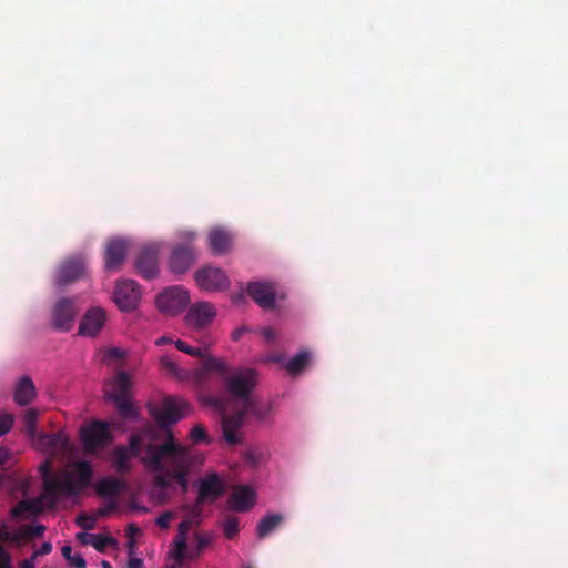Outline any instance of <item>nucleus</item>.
Wrapping results in <instances>:
<instances>
[{"instance_id":"1","label":"nucleus","mask_w":568,"mask_h":568,"mask_svg":"<svg viewBox=\"0 0 568 568\" xmlns=\"http://www.w3.org/2000/svg\"><path fill=\"white\" fill-rule=\"evenodd\" d=\"M144 442L148 450L142 457V464L153 473L152 497L161 503L169 500L172 481H176L183 494L187 493L189 476L195 465L203 463V456L180 444L172 432L166 434L164 442L152 443L148 437Z\"/></svg>"},{"instance_id":"2","label":"nucleus","mask_w":568,"mask_h":568,"mask_svg":"<svg viewBox=\"0 0 568 568\" xmlns=\"http://www.w3.org/2000/svg\"><path fill=\"white\" fill-rule=\"evenodd\" d=\"M53 457H48L39 467L43 481L44 496L61 499L77 498L91 485L93 469L85 460L75 462L71 467L52 473Z\"/></svg>"},{"instance_id":"3","label":"nucleus","mask_w":568,"mask_h":568,"mask_svg":"<svg viewBox=\"0 0 568 568\" xmlns=\"http://www.w3.org/2000/svg\"><path fill=\"white\" fill-rule=\"evenodd\" d=\"M217 373L224 381L227 393L235 398H251V394L257 384V373L252 368H241L230 374L227 364L220 358L209 357L200 368L194 372V381L202 385L210 373Z\"/></svg>"},{"instance_id":"4","label":"nucleus","mask_w":568,"mask_h":568,"mask_svg":"<svg viewBox=\"0 0 568 568\" xmlns=\"http://www.w3.org/2000/svg\"><path fill=\"white\" fill-rule=\"evenodd\" d=\"M271 413L270 405H262L253 398H246L241 409L235 413H223L221 416L224 440L235 446L242 443L241 429L247 415L254 416L258 422H264Z\"/></svg>"},{"instance_id":"5","label":"nucleus","mask_w":568,"mask_h":568,"mask_svg":"<svg viewBox=\"0 0 568 568\" xmlns=\"http://www.w3.org/2000/svg\"><path fill=\"white\" fill-rule=\"evenodd\" d=\"M169 432H160L153 427H145L139 432L132 433L129 437V446H118L114 449V465L116 471L126 474L131 470L130 459L136 457L142 463V457L146 454L148 445L144 439L148 437L152 443L164 442Z\"/></svg>"},{"instance_id":"6","label":"nucleus","mask_w":568,"mask_h":568,"mask_svg":"<svg viewBox=\"0 0 568 568\" xmlns=\"http://www.w3.org/2000/svg\"><path fill=\"white\" fill-rule=\"evenodd\" d=\"M131 381L125 372H119L105 386V395L113 402L119 415L125 420L138 418L139 410L130 398Z\"/></svg>"},{"instance_id":"7","label":"nucleus","mask_w":568,"mask_h":568,"mask_svg":"<svg viewBox=\"0 0 568 568\" xmlns=\"http://www.w3.org/2000/svg\"><path fill=\"white\" fill-rule=\"evenodd\" d=\"M189 405L181 398L166 397L161 405L150 407V414L156 420L160 432H171L169 427L186 416ZM155 429V427H153Z\"/></svg>"},{"instance_id":"8","label":"nucleus","mask_w":568,"mask_h":568,"mask_svg":"<svg viewBox=\"0 0 568 568\" xmlns=\"http://www.w3.org/2000/svg\"><path fill=\"white\" fill-rule=\"evenodd\" d=\"M225 491V486L215 473L206 475L200 480L199 494L192 507H189L193 519H197L202 514V505L204 503H214Z\"/></svg>"},{"instance_id":"9","label":"nucleus","mask_w":568,"mask_h":568,"mask_svg":"<svg viewBox=\"0 0 568 568\" xmlns=\"http://www.w3.org/2000/svg\"><path fill=\"white\" fill-rule=\"evenodd\" d=\"M189 303L190 296L187 291L180 286L169 287L156 297L159 311L171 316L181 313Z\"/></svg>"},{"instance_id":"10","label":"nucleus","mask_w":568,"mask_h":568,"mask_svg":"<svg viewBox=\"0 0 568 568\" xmlns=\"http://www.w3.org/2000/svg\"><path fill=\"white\" fill-rule=\"evenodd\" d=\"M32 443L39 450L50 457L64 455L70 450L69 437L63 432L40 433Z\"/></svg>"},{"instance_id":"11","label":"nucleus","mask_w":568,"mask_h":568,"mask_svg":"<svg viewBox=\"0 0 568 568\" xmlns=\"http://www.w3.org/2000/svg\"><path fill=\"white\" fill-rule=\"evenodd\" d=\"M62 500L57 496H44V491L42 490L39 497L32 499H26L19 501L12 509L11 516L14 518H21L24 515H38L42 513L44 509H54L58 503Z\"/></svg>"},{"instance_id":"12","label":"nucleus","mask_w":568,"mask_h":568,"mask_svg":"<svg viewBox=\"0 0 568 568\" xmlns=\"http://www.w3.org/2000/svg\"><path fill=\"white\" fill-rule=\"evenodd\" d=\"M78 312L73 300L68 297L58 300L52 308V326L58 331L69 332Z\"/></svg>"},{"instance_id":"13","label":"nucleus","mask_w":568,"mask_h":568,"mask_svg":"<svg viewBox=\"0 0 568 568\" xmlns=\"http://www.w3.org/2000/svg\"><path fill=\"white\" fill-rule=\"evenodd\" d=\"M141 297L138 283L133 280H122L116 283L113 298L122 311H131L136 307Z\"/></svg>"},{"instance_id":"14","label":"nucleus","mask_w":568,"mask_h":568,"mask_svg":"<svg viewBox=\"0 0 568 568\" xmlns=\"http://www.w3.org/2000/svg\"><path fill=\"white\" fill-rule=\"evenodd\" d=\"M194 277L197 285L205 291H223L230 285L227 275L219 267H203L195 273Z\"/></svg>"},{"instance_id":"15","label":"nucleus","mask_w":568,"mask_h":568,"mask_svg":"<svg viewBox=\"0 0 568 568\" xmlns=\"http://www.w3.org/2000/svg\"><path fill=\"white\" fill-rule=\"evenodd\" d=\"M80 437L88 452H94L104 446L109 440L108 425L104 422L95 420L85 425L80 430Z\"/></svg>"},{"instance_id":"16","label":"nucleus","mask_w":568,"mask_h":568,"mask_svg":"<svg viewBox=\"0 0 568 568\" xmlns=\"http://www.w3.org/2000/svg\"><path fill=\"white\" fill-rule=\"evenodd\" d=\"M138 273L146 280L154 278L159 273V247L146 245L142 247L135 258Z\"/></svg>"},{"instance_id":"17","label":"nucleus","mask_w":568,"mask_h":568,"mask_svg":"<svg viewBox=\"0 0 568 568\" xmlns=\"http://www.w3.org/2000/svg\"><path fill=\"white\" fill-rule=\"evenodd\" d=\"M85 273V263L81 257H71L63 261L55 275V284L65 286L82 277Z\"/></svg>"},{"instance_id":"18","label":"nucleus","mask_w":568,"mask_h":568,"mask_svg":"<svg viewBox=\"0 0 568 568\" xmlns=\"http://www.w3.org/2000/svg\"><path fill=\"white\" fill-rule=\"evenodd\" d=\"M106 322V313L101 307H92L83 315L78 334L85 337L99 335Z\"/></svg>"},{"instance_id":"19","label":"nucleus","mask_w":568,"mask_h":568,"mask_svg":"<svg viewBox=\"0 0 568 568\" xmlns=\"http://www.w3.org/2000/svg\"><path fill=\"white\" fill-rule=\"evenodd\" d=\"M247 294L264 310H273L275 307V287L268 282H251L247 285Z\"/></svg>"},{"instance_id":"20","label":"nucleus","mask_w":568,"mask_h":568,"mask_svg":"<svg viewBox=\"0 0 568 568\" xmlns=\"http://www.w3.org/2000/svg\"><path fill=\"white\" fill-rule=\"evenodd\" d=\"M129 242L123 239H112L108 242L104 252L105 268L108 271L119 270L128 254Z\"/></svg>"},{"instance_id":"21","label":"nucleus","mask_w":568,"mask_h":568,"mask_svg":"<svg viewBox=\"0 0 568 568\" xmlns=\"http://www.w3.org/2000/svg\"><path fill=\"white\" fill-rule=\"evenodd\" d=\"M215 316L216 311L212 304L209 302H199L190 307L185 320L190 326L203 328L210 325Z\"/></svg>"},{"instance_id":"22","label":"nucleus","mask_w":568,"mask_h":568,"mask_svg":"<svg viewBox=\"0 0 568 568\" xmlns=\"http://www.w3.org/2000/svg\"><path fill=\"white\" fill-rule=\"evenodd\" d=\"M195 260L194 248L191 244L176 245L169 260L170 270L175 274L186 272Z\"/></svg>"},{"instance_id":"23","label":"nucleus","mask_w":568,"mask_h":568,"mask_svg":"<svg viewBox=\"0 0 568 568\" xmlns=\"http://www.w3.org/2000/svg\"><path fill=\"white\" fill-rule=\"evenodd\" d=\"M192 524L193 519H185L178 527V535L173 541L174 550L171 554L179 566H182L187 557V532Z\"/></svg>"},{"instance_id":"24","label":"nucleus","mask_w":568,"mask_h":568,"mask_svg":"<svg viewBox=\"0 0 568 568\" xmlns=\"http://www.w3.org/2000/svg\"><path fill=\"white\" fill-rule=\"evenodd\" d=\"M207 241L215 255L225 254L232 245V235L224 229L215 227L209 232Z\"/></svg>"},{"instance_id":"25","label":"nucleus","mask_w":568,"mask_h":568,"mask_svg":"<svg viewBox=\"0 0 568 568\" xmlns=\"http://www.w3.org/2000/svg\"><path fill=\"white\" fill-rule=\"evenodd\" d=\"M254 503V493L247 486H241L229 498V505L235 511H246L253 507Z\"/></svg>"},{"instance_id":"26","label":"nucleus","mask_w":568,"mask_h":568,"mask_svg":"<svg viewBox=\"0 0 568 568\" xmlns=\"http://www.w3.org/2000/svg\"><path fill=\"white\" fill-rule=\"evenodd\" d=\"M37 396L36 386L29 376L21 377L14 388V402L20 406L30 404Z\"/></svg>"},{"instance_id":"27","label":"nucleus","mask_w":568,"mask_h":568,"mask_svg":"<svg viewBox=\"0 0 568 568\" xmlns=\"http://www.w3.org/2000/svg\"><path fill=\"white\" fill-rule=\"evenodd\" d=\"M284 520L281 514H267L257 524L256 534L260 539H264L273 532Z\"/></svg>"},{"instance_id":"28","label":"nucleus","mask_w":568,"mask_h":568,"mask_svg":"<svg viewBox=\"0 0 568 568\" xmlns=\"http://www.w3.org/2000/svg\"><path fill=\"white\" fill-rule=\"evenodd\" d=\"M124 484L120 479L114 477H105L97 484L95 490L102 497H114L122 490Z\"/></svg>"},{"instance_id":"29","label":"nucleus","mask_w":568,"mask_h":568,"mask_svg":"<svg viewBox=\"0 0 568 568\" xmlns=\"http://www.w3.org/2000/svg\"><path fill=\"white\" fill-rule=\"evenodd\" d=\"M308 362L310 353L301 351L286 363L285 368L291 375H297L307 366Z\"/></svg>"},{"instance_id":"30","label":"nucleus","mask_w":568,"mask_h":568,"mask_svg":"<svg viewBox=\"0 0 568 568\" xmlns=\"http://www.w3.org/2000/svg\"><path fill=\"white\" fill-rule=\"evenodd\" d=\"M38 410L29 408L23 415V424L26 432L31 440H33L39 434L37 432Z\"/></svg>"},{"instance_id":"31","label":"nucleus","mask_w":568,"mask_h":568,"mask_svg":"<svg viewBox=\"0 0 568 568\" xmlns=\"http://www.w3.org/2000/svg\"><path fill=\"white\" fill-rule=\"evenodd\" d=\"M62 556L68 561L69 566L74 568H85L87 562L81 554H72V547L70 545H64L61 548Z\"/></svg>"},{"instance_id":"32","label":"nucleus","mask_w":568,"mask_h":568,"mask_svg":"<svg viewBox=\"0 0 568 568\" xmlns=\"http://www.w3.org/2000/svg\"><path fill=\"white\" fill-rule=\"evenodd\" d=\"M89 544L99 552H103L105 551L106 547L114 545L115 540L113 537L103 536L100 534H91Z\"/></svg>"},{"instance_id":"33","label":"nucleus","mask_w":568,"mask_h":568,"mask_svg":"<svg viewBox=\"0 0 568 568\" xmlns=\"http://www.w3.org/2000/svg\"><path fill=\"white\" fill-rule=\"evenodd\" d=\"M175 346L179 351H181L190 356L203 358L204 359L203 363L206 361V358L210 357L206 355L205 348L192 347V346L187 345V343H185L182 339H178L175 342Z\"/></svg>"},{"instance_id":"34","label":"nucleus","mask_w":568,"mask_h":568,"mask_svg":"<svg viewBox=\"0 0 568 568\" xmlns=\"http://www.w3.org/2000/svg\"><path fill=\"white\" fill-rule=\"evenodd\" d=\"M223 531L227 539H233L239 532V519L229 516L223 524Z\"/></svg>"},{"instance_id":"35","label":"nucleus","mask_w":568,"mask_h":568,"mask_svg":"<svg viewBox=\"0 0 568 568\" xmlns=\"http://www.w3.org/2000/svg\"><path fill=\"white\" fill-rule=\"evenodd\" d=\"M190 438L194 444L207 442V434L205 428L197 424L190 432Z\"/></svg>"},{"instance_id":"36","label":"nucleus","mask_w":568,"mask_h":568,"mask_svg":"<svg viewBox=\"0 0 568 568\" xmlns=\"http://www.w3.org/2000/svg\"><path fill=\"white\" fill-rule=\"evenodd\" d=\"M162 368L173 375V376H180V369L178 364L171 359L169 356H163L160 361Z\"/></svg>"},{"instance_id":"37","label":"nucleus","mask_w":568,"mask_h":568,"mask_svg":"<svg viewBox=\"0 0 568 568\" xmlns=\"http://www.w3.org/2000/svg\"><path fill=\"white\" fill-rule=\"evenodd\" d=\"M77 525L85 530H92L95 527V518L84 513L77 517Z\"/></svg>"},{"instance_id":"38","label":"nucleus","mask_w":568,"mask_h":568,"mask_svg":"<svg viewBox=\"0 0 568 568\" xmlns=\"http://www.w3.org/2000/svg\"><path fill=\"white\" fill-rule=\"evenodd\" d=\"M209 542H210L209 539H206L205 537H203L201 535H196L195 550L187 554L186 558L194 559V558L199 557L201 555V552L207 547Z\"/></svg>"},{"instance_id":"39","label":"nucleus","mask_w":568,"mask_h":568,"mask_svg":"<svg viewBox=\"0 0 568 568\" xmlns=\"http://www.w3.org/2000/svg\"><path fill=\"white\" fill-rule=\"evenodd\" d=\"M13 426V416L11 414H4L0 416V437L7 434Z\"/></svg>"},{"instance_id":"40","label":"nucleus","mask_w":568,"mask_h":568,"mask_svg":"<svg viewBox=\"0 0 568 568\" xmlns=\"http://www.w3.org/2000/svg\"><path fill=\"white\" fill-rule=\"evenodd\" d=\"M45 528L43 525H36V526H27L24 529V535L29 539H33L37 537H41L44 532Z\"/></svg>"},{"instance_id":"41","label":"nucleus","mask_w":568,"mask_h":568,"mask_svg":"<svg viewBox=\"0 0 568 568\" xmlns=\"http://www.w3.org/2000/svg\"><path fill=\"white\" fill-rule=\"evenodd\" d=\"M175 513L173 511H165L163 514H161L158 518H156V525L160 527V528H163V529H166L169 528V525H170V521L172 519L175 518Z\"/></svg>"},{"instance_id":"42","label":"nucleus","mask_w":568,"mask_h":568,"mask_svg":"<svg viewBox=\"0 0 568 568\" xmlns=\"http://www.w3.org/2000/svg\"><path fill=\"white\" fill-rule=\"evenodd\" d=\"M52 551V545L51 542H43L41 545V547L39 549H37L36 551H33V554L37 556V557H40V556H44V555H48Z\"/></svg>"},{"instance_id":"43","label":"nucleus","mask_w":568,"mask_h":568,"mask_svg":"<svg viewBox=\"0 0 568 568\" xmlns=\"http://www.w3.org/2000/svg\"><path fill=\"white\" fill-rule=\"evenodd\" d=\"M116 508V504L114 500H111L109 501L104 507L100 508L98 514L100 516H106L109 515L111 511L115 510Z\"/></svg>"},{"instance_id":"44","label":"nucleus","mask_w":568,"mask_h":568,"mask_svg":"<svg viewBox=\"0 0 568 568\" xmlns=\"http://www.w3.org/2000/svg\"><path fill=\"white\" fill-rule=\"evenodd\" d=\"M0 568H12L2 545H0Z\"/></svg>"},{"instance_id":"45","label":"nucleus","mask_w":568,"mask_h":568,"mask_svg":"<svg viewBox=\"0 0 568 568\" xmlns=\"http://www.w3.org/2000/svg\"><path fill=\"white\" fill-rule=\"evenodd\" d=\"M37 558L38 557L34 554H32L30 558L24 559L23 561L20 562V568H34Z\"/></svg>"},{"instance_id":"46","label":"nucleus","mask_w":568,"mask_h":568,"mask_svg":"<svg viewBox=\"0 0 568 568\" xmlns=\"http://www.w3.org/2000/svg\"><path fill=\"white\" fill-rule=\"evenodd\" d=\"M9 459H10V452L6 447L0 445V466L8 463Z\"/></svg>"},{"instance_id":"47","label":"nucleus","mask_w":568,"mask_h":568,"mask_svg":"<svg viewBox=\"0 0 568 568\" xmlns=\"http://www.w3.org/2000/svg\"><path fill=\"white\" fill-rule=\"evenodd\" d=\"M263 336L266 341L271 342L274 341L276 337L275 331L273 328H264L262 332Z\"/></svg>"},{"instance_id":"48","label":"nucleus","mask_w":568,"mask_h":568,"mask_svg":"<svg viewBox=\"0 0 568 568\" xmlns=\"http://www.w3.org/2000/svg\"><path fill=\"white\" fill-rule=\"evenodd\" d=\"M128 568H143V561L140 558H131L128 562Z\"/></svg>"},{"instance_id":"49","label":"nucleus","mask_w":568,"mask_h":568,"mask_svg":"<svg viewBox=\"0 0 568 568\" xmlns=\"http://www.w3.org/2000/svg\"><path fill=\"white\" fill-rule=\"evenodd\" d=\"M285 359V355L284 354H274V355H271L266 358V362H272V363H282L284 362Z\"/></svg>"},{"instance_id":"50","label":"nucleus","mask_w":568,"mask_h":568,"mask_svg":"<svg viewBox=\"0 0 568 568\" xmlns=\"http://www.w3.org/2000/svg\"><path fill=\"white\" fill-rule=\"evenodd\" d=\"M109 356L118 359L123 356V352L120 348L113 347L109 349Z\"/></svg>"},{"instance_id":"51","label":"nucleus","mask_w":568,"mask_h":568,"mask_svg":"<svg viewBox=\"0 0 568 568\" xmlns=\"http://www.w3.org/2000/svg\"><path fill=\"white\" fill-rule=\"evenodd\" d=\"M90 535L91 534L79 532L77 535V538H78V540H80L83 544H89L90 542Z\"/></svg>"},{"instance_id":"52","label":"nucleus","mask_w":568,"mask_h":568,"mask_svg":"<svg viewBox=\"0 0 568 568\" xmlns=\"http://www.w3.org/2000/svg\"><path fill=\"white\" fill-rule=\"evenodd\" d=\"M246 332V328L245 327H240L237 329H235L233 333H232V337L234 341H237L244 333Z\"/></svg>"},{"instance_id":"53","label":"nucleus","mask_w":568,"mask_h":568,"mask_svg":"<svg viewBox=\"0 0 568 568\" xmlns=\"http://www.w3.org/2000/svg\"><path fill=\"white\" fill-rule=\"evenodd\" d=\"M172 342V339L170 337H166V336H161L156 339L155 344L158 346H162V345H165V344H170Z\"/></svg>"},{"instance_id":"54","label":"nucleus","mask_w":568,"mask_h":568,"mask_svg":"<svg viewBox=\"0 0 568 568\" xmlns=\"http://www.w3.org/2000/svg\"><path fill=\"white\" fill-rule=\"evenodd\" d=\"M9 539V532L8 531H4L1 527H0V540L2 541H7Z\"/></svg>"},{"instance_id":"55","label":"nucleus","mask_w":568,"mask_h":568,"mask_svg":"<svg viewBox=\"0 0 568 568\" xmlns=\"http://www.w3.org/2000/svg\"><path fill=\"white\" fill-rule=\"evenodd\" d=\"M244 298V295L243 293H240V294H236L233 296V302L234 303H239L240 301H242Z\"/></svg>"},{"instance_id":"56","label":"nucleus","mask_w":568,"mask_h":568,"mask_svg":"<svg viewBox=\"0 0 568 568\" xmlns=\"http://www.w3.org/2000/svg\"><path fill=\"white\" fill-rule=\"evenodd\" d=\"M101 566H102V568H112V565L109 561H106V560H103L101 562Z\"/></svg>"},{"instance_id":"57","label":"nucleus","mask_w":568,"mask_h":568,"mask_svg":"<svg viewBox=\"0 0 568 568\" xmlns=\"http://www.w3.org/2000/svg\"><path fill=\"white\" fill-rule=\"evenodd\" d=\"M6 476L0 473V489L3 487Z\"/></svg>"},{"instance_id":"58","label":"nucleus","mask_w":568,"mask_h":568,"mask_svg":"<svg viewBox=\"0 0 568 568\" xmlns=\"http://www.w3.org/2000/svg\"><path fill=\"white\" fill-rule=\"evenodd\" d=\"M129 529H130V531H131V532H134V530H138V528H135L133 525H131V526L129 527Z\"/></svg>"}]
</instances>
